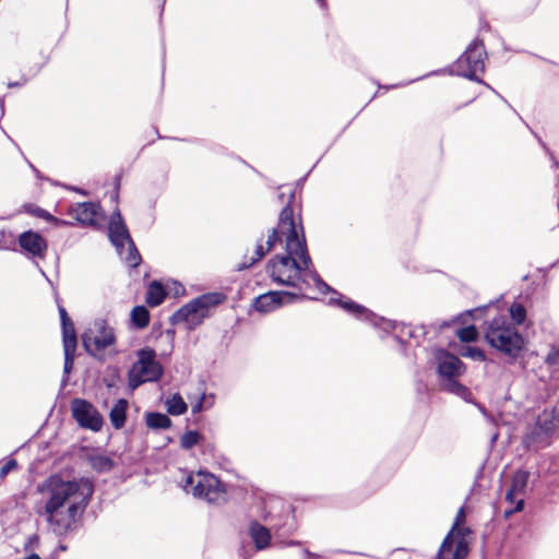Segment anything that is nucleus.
I'll use <instances>...</instances> for the list:
<instances>
[{"instance_id": "nucleus-36", "label": "nucleus", "mask_w": 559, "mask_h": 559, "mask_svg": "<svg viewBox=\"0 0 559 559\" xmlns=\"http://www.w3.org/2000/svg\"><path fill=\"white\" fill-rule=\"evenodd\" d=\"M17 467L15 460H9L0 469V478H4L11 471Z\"/></svg>"}, {"instance_id": "nucleus-40", "label": "nucleus", "mask_w": 559, "mask_h": 559, "mask_svg": "<svg viewBox=\"0 0 559 559\" xmlns=\"http://www.w3.org/2000/svg\"><path fill=\"white\" fill-rule=\"evenodd\" d=\"M295 194L293 191H289V200L294 199Z\"/></svg>"}, {"instance_id": "nucleus-1", "label": "nucleus", "mask_w": 559, "mask_h": 559, "mask_svg": "<svg viewBox=\"0 0 559 559\" xmlns=\"http://www.w3.org/2000/svg\"><path fill=\"white\" fill-rule=\"evenodd\" d=\"M276 241L284 242L286 255H276L267 264V273L273 282L302 290V285L309 286L311 280L320 293L330 292V286L311 269L301 217L294 214L289 203L281 211L277 227L269 235L266 246L257 245L252 263L261 260Z\"/></svg>"}, {"instance_id": "nucleus-18", "label": "nucleus", "mask_w": 559, "mask_h": 559, "mask_svg": "<svg viewBox=\"0 0 559 559\" xmlns=\"http://www.w3.org/2000/svg\"><path fill=\"white\" fill-rule=\"evenodd\" d=\"M538 426L539 428L546 432L550 433L559 428V412L556 408L550 411L546 409L538 417Z\"/></svg>"}, {"instance_id": "nucleus-10", "label": "nucleus", "mask_w": 559, "mask_h": 559, "mask_svg": "<svg viewBox=\"0 0 559 559\" xmlns=\"http://www.w3.org/2000/svg\"><path fill=\"white\" fill-rule=\"evenodd\" d=\"M301 296L290 292H269L254 299L253 307L261 313L272 312L283 305L292 304Z\"/></svg>"}, {"instance_id": "nucleus-38", "label": "nucleus", "mask_w": 559, "mask_h": 559, "mask_svg": "<svg viewBox=\"0 0 559 559\" xmlns=\"http://www.w3.org/2000/svg\"><path fill=\"white\" fill-rule=\"evenodd\" d=\"M524 507V500L523 498H520L516 500V504L513 509L506 511V515L509 516L510 514L521 511Z\"/></svg>"}, {"instance_id": "nucleus-12", "label": "nucleus", "mask_w": 559, "mask_h": 559, "mask_svg": "<svg viewBox=\"0 0 559 559\" xmlns=\"http://www.w3.org/2000/svg\"><path fill=\"white\" fill-rule=\"evenodd\" d=\"M108 235L111 243L116 247L119 255H122L124 247L132 241L128 228L122 221L120 212L117 210L111 214Z\"/></svg>"}, {"instance_id": "nucleus-23", "label": "nucleus", "mask_w": 559, "mask_h": 559, "mask_svg": "<svg viewBox=\"0 0 559 559\" xmlns=\"http://www.w3.org/2000/svg\"><path fill=\"white\" fill-rule=\"evenodd\" d=\"M146 425L153 429H166L171 426V420L165 414L150 413L146 415Z\"/></svg>"}, {"instance_id": "nucleus-11", "label": "nucleus", "mask_w": 559, "mask_h": 559, "mask_svg": "<svg viewBox=\"0 0 559 559\" xmlns=\"http://www.w3.org/2000/svg\"><path fill=\"white\" fill-rule=\"evenodd\" d=\"M468 554V544L464 535L449 532L439 549L438 559H464Z\"/></svg>"}, {"instance_id": "nucleus-4", "label": "nucleus", "mask_w": 559, "mask_h": 559, "mask_svg": "<svg viewBox=\"0 0 559 559\" xmlns=\"http://www.w3.org/2000/svg\"><path fill=\"white\" fill-rule=\"evenodd\" d=\"M485 337L492 347L513 357L519 355L524 345L523 337L507 323L504 317L495 318L489 323Z\"/></svg>"}, {"instance_id": "nucleus-20", "label": "nucleus", "mask_w": 559, "mask_h": 559, "mask_svg": "<svg viewBox=\"0 0 559 559\" xmlns=\"http://www.w3.org/2000/svg\"><path fill=\"white\" fill-rule=\"evenodd\" d=\"M167 412L170 415L179 416L187 412V403L179 393H175L165 401Z\"/></svg>"}, {"instance_id": "nucleus-17", "label": "nucleus", "mask_w": 559, "mask_h": 559, "mask_svg": "<svg viewBox=\"0 0 559 559\" xmlns=\"http://www.w3.org/2000/svg\"><path fill=\"white\" fill-rule=\"evenodd\" d=\"M249 534L258 550L269 547L271 542V534L266 527L258 522H252L249 526Z\"/></svg>"}, {"instance_id": "nucleus-26", "label": "nucleus", "mask_w": 559, "mask_h": 559, "mask_svg": "<svg viewBox=\"0 0 559 559\" xmlns=\"http://www.w3.org/2000/svg\"><path fill=\"white\" fill-rule=\"evenodd\" d=\"M130 266H138L141 262V257L134 246L133 241H130L124 247L122 255H120Z\"/></svg>"}, {"instance_id": "nucleus-8", "label": "nucleus", "mask_w": 559, "mask_h": 559, "mask_svg": "<svg viewBox=\"0 0 559 559\" xmlns=\"http://www.w3.org/2000/svg\"><path fill=\"white\" fill-rule=\"evenodd\" d=\"M485 57L486 52L483 44L472 43L455 63L457 74L476 80L475 75L485 70Z\"/></svg>"}, {"instance_id": "nucleus-34", "label": "nucleus", "mask_w": 559, "mask_h": 559, "mask_svg": "<svg viewBox=\"0 0 559 559\" xmlns=\"http://www.w3.org/2000/svg\"><path fill=\"white\" fill-rule=\"evenodd\" d=\"M461 356L471 358L473 360L483 361L485 360V354L477 347L466 346L461 350Z\"/></svg>"}, {"instance_id": "nucleus-21", "label": "nucleus", "mask_w": 559, "mask_h": 559, "mask_svg": "<svg viewBox=\"0 0 559 559\" xmlns=\"http://www.w3.org/2000/svg\"><path fill=\"white\" fill-rule=\"evenodd\" d=\"M59 313L62 324V341L76 340L74 324L62 306H59Z\"/></svg>"}, {"instance_id": "nucleus-24", "label": "nucleus", "mask_w": 559, "mask_h": 559, "mask_svg": "<svg viewBox=\"0 0 559 559\" xmlns=\"http://www.w3.org/2000/svg\"><path fill=\"white\" fill-rule=\"evenodd\" d=\"M131 321L139 329L147 326L150 322L148 310L144 306L134 307L131 311Z\"/></svg>"}, {"instance_id": "nucleus-16", "label": "nucleus", "mask_w": 559, "mask_h": 559, "mask_svg": "<svg viewBox=\"0 0 559 559\" xmlns=\"http://www.w3.org/2000/svg\"><path fill=\"white\" fill-rule=\"evenodd\" d=\"M528 478H530V474L526 471H518L514 474V476L512 478L511 488L508 490V492L506 495L507 501L512 503L516 499L518 496H522L524 493L525 488L528 483Z\"/></svg>"}, {"instance_id": "nucleus-9", "label": "nucleus", "mask_w": 559, "mask_h": 559, "mask_svg": "<svg viewBox=\"0 0 559 559\" xmlns=\"http://www.w3.org/2000/svg\"><path fill=\"white\" fill-rule=\"evenodd\" d=\"M71 411L78 424L93 431H99L104 420L98 411L87 401L74 399L71 403Z\"/></svg>"}, {"instance_id": "nucleus-2", "label": "nucleus", "mask_w": 559, "mask_h": 559, "mask_svg": "<svg viewBox=\"0 0 559 559\" xmlns=\"http://www.w3.org/2000/svg\"><path fill=\"white\" fill-rule=\"evenodd\" d=\"M44 499L38 512L48 530L57 536L73 532L93 495V485L87 478L66 480L52 475L38 485Z\"/></svg>"}, {"instance_id": "nucleus-37", "label": "nucleus", "mask_w": 559, "mask_h": 559, "mask_svg": "<svg viewBox=\"0 0 559 559\" xmlns=\"http://www.w3.org/2000/svg\"><path fill=\"white\" fill-rule=\"evenodd\" d=\"M549 365H559V348H551L546 357Z\"/></svg>"}, {"instance_id": "nucleus-15", "label": "nucleus", "mask_w": 559, "mask_h": 559, "mask_svg": "<svg viewBox=\"0 0 559 559\" xmlns=\"http://www.w3.org/2000/svg\"><path fill=\"white\" fill-rule=\"evenodd\" d=\"M21 248L33 257H44L47 243L44 238L34 231H25L19 238Z\"/></svg>"}, {"instance_id": "nucleus-31", "label": "nucleus", "mask_w": 559, "mask_h": 559, "mask_svg": "<svg viewBox=\"0 0 559 559\" xmlns=\"http://www.w3.org/2000/svg\"><path fill=\"white\" fill-rule=\"evenodd\" d=\"M456 335L462 342H474L478 336V332L474 325H469L459 329Z\"/></svg>"}, {"instance_id": "nucleus-7", "label": "nucleus", "mask_w": 559, "mask_h": 559, "mask_svg": "<svg viewBox=\"0 0 559 559\" xmlns=\"http://www.w3.org/2000/svg\"><path fill=\"white\" fill-rule=\"evenodd\" d=\"M87 353L98 357L99 354L116 343L114 329L103 319L95 320L82 335Z\"/></svg>"}, {"instance_id": "nucleus-32", "label": "nucleus", "mask_w": 559, "mask_h": 559, "mask_svg": "<svg viewBox=\"0 0 559 559\" xmlns=\"http://www.w3.org/2000/svg\"><path fill=\"white\" fill-rule=\"evenodd\" d=\"M464 521H465V512H464V509L461 508L457 511V514L455 516V521H454L453 526H452L450 532H454V534L464 535V536L467 533H469L468 528L461 527V525L464 523Z\"/></svg>"}, {"instance_id": "nucleus-33", "label": "nucleus", "mask_w": 559, "mask_h": 559, "mask_svg": "<svg viewBox=\"0 0 559 559\" xmlns=\"http://www.w3.org/2000/svg\"><path fill=\"white\" fill-rule=\"evenodd\" d=\"M509 311H510L512 320L516 324H521L524 322V320L526 318V310L522 305H520V304L512 305L510 307Z\"/></svg>"}, {"instance_id": "nucleus-22", "label": "nucleus", "mask_w": 559, "mask_h": 559, "mask_svg": "<svg viewBox=\"0 0 559 559\" xmlns=\"http://www.w3.org/2000/svg\"><path fill=\"white\" fill-rule=\"evenodd\" d=\"M165 296L166 294L163 286L157 282H153L147 289L146 302L151 307L159 306L165 299Z\"/></svg>"}, {"instance_id": "nucleus-30", "label": "nucleus", "mask_w": 559, "mask_h": 559, "mask_svg": "<svg viewBox=\"0 0 559 559\" xmlns=\"http://www.w3.org/2000/svg\"><path fill=\"white\" fill-rule=\"evenodd\" d=\"M443 386L447 391L457 394L460 396H465L468 394V391L465 386L459 383L455 378L445 379Z\"/></svg>"}, {"instance_id": "nucleus-19", "label": "nucleus", "mask_w": 559, "mask_h": 559, "mask_svg": "<svg viewBox=\"0 0 559 559\" xmlns=\"http://www.w3.org/2000/svg\"><path fill=\"white\" fill-rule=\"evenodd\" d=\"M128 402L124 399L118 400L110 409L109 417L116 429L123 427L126 423Z\"/></svg>"}, {"instance_id": "nucleus-3", "label": "nucleus", "mask_w": 559, "mask_h": 559, "mask_svg": "<svg viewBox=\"0 0 559 559\" xmlns=\"http://www.w3.org/2000/svg\"><path fill=\"white\" fill-rule=\"evenodd\" d=\"M225 299L226 297L222 293L203 294L178 309L173 316V321L177 324L183 323L188 330H194Z\"/></svg>"}, {"instance_id": "nucleus-5", "label": "nucleus", "mask_w": 559, "mask_h": 559, "mask_svg": "<svg viewBox=\"0 0 559 559\" xmlns=\"http://www.w3.org/2000/svg\"><path fill=\"white\" fill-rule=\"evenodd\" d=\"M183 489L210 503H223L226 500V492L222 483L213 474L206 472L188 475Z\"/></svg>"}, {"instance_id": "nucleus-27", "label": "nucleus", "mask_w": 559, "mask_h": 559, "mask_svg": "<svg viewBox=\"0 0 559 559\" xmlns=\"http://www.w3.org/2000/svg\"><path fill=\"white\" fill-rule=\"evenodd\" d=\"M202 439L198 431L189 430L185 432L180 438V447L185 450H190Z\"/></svg>"}, {"instance_id": "nucleus-6", "label": "nucleus", "mask_w": 559, "mask_h": 559, "mask_svg": "<svg viewBox=\"0 0 559 559\" xmlns=\"http://www.w3.org/2000/svg\"><path fill=\"white\" fill-rule=\"evenodd\" d=\"M163 374L162 365L155 359V352L150 348L141 349L138 360L129 371V385L135 389L142 383L157 381Z\"/></svg>"}, {"instance_id": "nucleus-25", "label": "nucleus", "mask_w": 559, "mask_h": 559, "mask_svg": "<svg viewBox=\"0 0 559 559\" xmlns=\"http://www.w3.org/2000/svg\"><path fill=\"white\" fill-rule=\"evenodd\" d=\"M75 349H76V340L63 341V350H64L63 370H64L66 374H69L73 367Z\"/></svg>"}, {"instance_id": "nucleus-39", "label": "nucleus", "mask_w": 559, "mask_h": 559, "mask_svg": "<svg viewBox=\"0 0 559 559\" xmlns=\"http://www.w3.org/2000/svg\"><path fill=\"white\" fill-rule=\"evenodd\" d=\"M41 216L45 217L46 219H55L49 213L46 212H43Z\"/></svg>"}, {"instance_id": "nucleus-28", "label": "nucleus", "mask_w": 559, "mask_h": 559, "mask_svg": "<svg viewBox=\"0 0 559 559\" xmlns=\"http://www.w3.org/2000/svg\"><path fill=\"white\" fill-rule=\"evenodd\" d=\"M91 465L97 472H106L112 467V461L105 455H94L90 459Z\"/></svg>"}, {"instance_id": "nucleus-14", "label": "nucleus", "mask_w": 559, "mask_h": 559, "mask_svg": "<svg viewBox=\"0 0 559 559\" xmlns=\"http://www.w3.org/2000/svg\"><path fill=\"white\" fill-rule=\"evenodd\" d=\"M71 215L83 225H94L102 217V212L97 204L83 202L72 207Z\"/></svg>"}, {"instance_id": "nucleus-35", "label": "nucleus", "mask_w": 559, "mask_h": 559, "mask_svg": "<svg viewBox=\"0 0 559 559\" xmlns=\"http://www.w3.org/2000/svg\"><path fill=\"white\" fill-rule=\"evenodd\" d=\"M207 402L206 395L203 393L194 403L191 405V411L193 414H198L203 411L204 403Z\"/></svg>"}, {"instance_id": "nucleus-29", "label": "nucleus", "mask_w": 559, "mask_h": 559, "mask_svg": "<svg viewBox=\"0 0 559 559\" xmlns=\"http://www.w3.org/2000/svg\"><path fill=\"white\" fill-rule=\"evenodd\" d=\"M340 305L343 309H345L348 312L354 313L358 317L367 318L369 314V311L366 308H364L362 306H360L358 304H355L352 300L340 301Z\"/></svg>"}, {"instance_id": "nucleus-13", "label": "nucleus", "mask_w": 559, "mask_h": 559, "mask_svg": "<svg viewBox=\"0 0 559 559\" xmlns=\"http://www.w3.org/2000/svg\"><path fill=\"white\" fill-rule=\"evenodd\" d=\"M435 357L438 364V372L444 380L457 378L465 371L464 364L449 352L438 349Z\"/></svg>"}]
</instances>
